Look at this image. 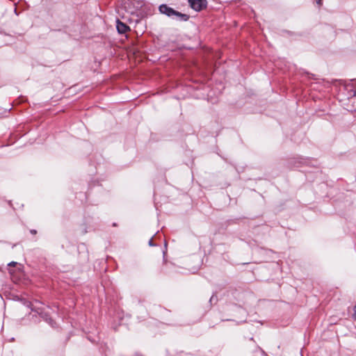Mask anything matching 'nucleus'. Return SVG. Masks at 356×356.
Returning <instances> with one entry per match:
<instances>
[{
  "label": "nucleus",
  "instance_id": "f257e3e1",
  "mask_svg": "<svg viewBox=\"0 0 356 356\" xmlns=\"http://www.w3.org/2000/svg\"><path fill=\"white\" fill-rule=\"evenodd\" d=\"M159 11L169 17L177 19L179 21L186 22L189 19V16L186 14L181 13L173 8L168 6L166 4H162L159 6Z\"/></svg>",
  "mask_w": 356,
  "mask_h": 356
},
{
  "label": "nucleus",
  "instance_id": "f03ea898",
  "mask_svg": "<svg viewBox=\"0 0 356 356\" xmlns=\"http://www.w3.org/2000/svg\"><path fill=\"white\" fill-rule=\"evenodd\" d=\"M190 6L195 11H201L207 6V0H188Z\"/></svg>",
  "mask_w": 356,
  "mask_h": 356
},
{
  "label": "nucleus",
  "instance_id": "7ed1b4c3",
  "mask_svg": "<svg viewBox=\"0 0 356 356\" xmlns=\"http://www.w3.org/2000/svg\"><path fill=\"white\" fill-rule=\"evenodd\" d=\"M116 28L119 33H125L129 30V27L124 23L117 19Z\"/></svg>",
  "mask_w": 356,
  "mask_h": 356
},
{
  "label": "nucleus",
  "instance_id": "20e7f679",
  "mask_svg": "<svg viewBox=\"0 0 356 356\" xmlns=\"http://www.w3.org/2000/svg\"><path fill=\"white\" fill-rule=\"evenodd\" d=\"M316 4L318 6V7L322 6L323 0H316Z\"/></svg>",
  "mask_w": 356,
  "mask_h": 356
},
{
  "label": "nucleus",
  "instance_id": "39448f33",
  "mask_svg": "<svg viewBox=\"0 0 356 356\" xmlns=\"http://www.w3.org/2000/svg\"><path fill=\"white\" fill-rule=\"evenodd\" d=\"M148 244H149V246H154L155 245V244L153 242V238H150V240L149 241Z\"/></svg>",
  "mask_w": 356,
  "mask_h": 356
},
{
  "label": "nucleus",
  "instance_id": "423d86ee",
  "mask_svg": "<svg viewBox=\"0 0 356 356\" xmlns=\"http://www.w3.org/2000/svg\"><path fill=\"white\" fill-rule=\"evenodd\" d=\"M16 264H17V262L11 261L10 263L8 264V266H15Z\"/></svg>",
  "mask_w": 356,
  "mask_h": 356
},
{
  "label": "nucleus",
  "instance_id": "0eeeda50",
  "mask_svg": "<svg viewBox=\"0 0 356 356\" xmlns=\"http://www.w3.org/2000/svg\"><path fill=\"white\" fill-rule=\"evenodd\" d=\"M353 318L355 320H356V305L354 307V314H353Z\"/></svg>",
  "mask_w": 356,
  "mask_h": 356
},
{
  "label": "nucleus",
  "instance_id": "6e6552de",
  "mask_svg": "<svg viewBox=\"0 0 356 356\" xmlns=\"http://www.w3.org/2000/svg\"><path fill=\"white\" fill-rule=\"evenodd\" d=\"M31 233L33 234H36V230L35 229H31Z\"/></svg>",
  "mask_w": 356,
  "mask_h": 356
},
{
  "label": "nucleus",
  "instance_id": "1a4fd4ad",
  "mask_svg": "<svg viewBox=\"0 0 356 356\" xmlns=\"http://www.w3.org/2000/svg\"><path fill=\"white\" fill-rule=\"evenodd\" d=\"M30 305H31V302H28L27 306L30 307Z\"/></svg>",
  "mask_w": 356,
  "mask_h": 356
}]
</instances>
